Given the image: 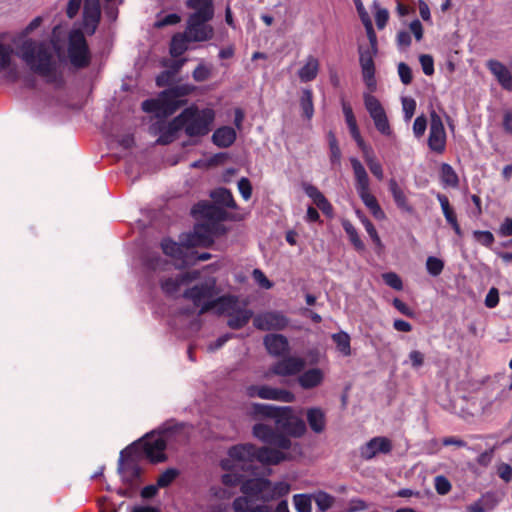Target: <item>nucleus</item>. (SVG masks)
<instances>
[{"label":"nucleus","instance_id":"obj_35","mask_svg":"<svg viewBox=\"0 0 512 512\" xmlns=\"http://www.w3.org/2000/svg\"><path fill=\"white\" fill-rule=\"evenodd\" d=\"M211 197L215 202V206L218 205L226 206L229 208H235L236 203L231 192L224 188H219L211 193Z\"/></svg>","mask_w":512,"mask_h":512},{"label":"nucleus","instance_id":"obj_20","mask_svg":"<svg viewBox=\"0 0 512 512\" xmlns=\"http://www.w3.org/2000/svg\"><path fill=\"white\" fill-rule=\"evenodd\" d=\"M392 450V443L386 437H374L366 444L360 447V456L365 460H370L378 454H388Z\"/></svg>","mask_w":512,"mask_h":512},{"label":"nucleus","instance_id":"obj_1","mask_svg":"<svg viewBox=\"0 0 512 512\" xmlns=\"http://www.w3.org/2000/svg\"><path fill=\"white\" fill-rule=\"evenodd\" d=\"M292 454H285L276 449L262 447L256 448L250 443L234 445L227 451L226 457L221 459L220 466L227 471L222 476V484L226 488H219L214 491L217 499H230L232 492L229 488L244 483V474L240 472H254L256 463L263 465H277L282 461L292 459Z\"/></svg>","mask_w":512,"mask_h":512},{"label":"nucleus","instance_id":"obj_31","mask_svg":"<svg viewBox=\"0 0 512 512\" xmlns=\"http://www.w3.org/2000/svg\"><path fill=\"white\" fill-rule=\"evenodd\" d=\"M319 60L314 56H309L305 64L298 71V76L302 82H309L317 77L319 71Z\"/></svg>","mask_w":512,"mask_h":512},{"label":"nucleus","instance_id":"obj_44","mask_svg":"<svg viewBox=\"0 0 512 512\" xmlns=\"http://www.w3.org/2000/svg\"><path fill=\"white\" fill-rule=\"evenodd\" d=\"M12 56L13 49L0 43V71H5L11 67Z\"/></svg>","mask_w":512,"mask_h":512},{"label":"nucleus","instance_id":"obj_18","mask_svg":"<svg viewBox=\"0 0 512 512\" xmlns=\"http://www.w3.org/2000/svg\"><path fill=\"white\" fill-rule=\"evenodd\" d=\"M254 326L260 330H282L287 324V318L280 312H265L258 314L253 320Z\"/></svg>","mask_w":512,"mask_h":512},{"label":"nucleus","instance_id":"obj_55","mask_svg":"<svg viewBox=\"0 0 512 512\" xmlns=\"http://www.w3.org/2000/svg\"><path fill=\"white\" fill-rule=\"evenodd\" d=\"M426 128H427L426 118L423 115L418 116L413 123V133H414L415 137L421 138L424 135Z\"/></svg>","mask_w":512,"mask_h":512},{"label":"nucleus","instance_id":"obj_22","mask_svg":"<svg viewBox=\"0 0 512 512\" xmlns=\"http://www.w3.org/2000/svg\"><path fill=\"white\" fill-rule=\"evenodd\" d=\"M83 25L89 34H93L100 20L99 0H85Z\"/></svg>","mask_w":512,"mask_h":512},{"label":"nucleus","instance_id":"obj_26","mask_svg":"<svg viewBox=\"0 0 512 512\" xmlns=\"http://www.w3.org/2000/svg\"><path fill=\"white\" fill-rule=\"evenodd\" d=\"M359 197L377 220H384L386 215L379 205L376 197L371 193L370 187L357 190Z\"/></svg>","mask_w":512,"mask_h":512},{"label":"nucleus","instance_id":"obj_40","mask_svg":"<svg viewBox=\"0 0 512 512\" xmlns=\"http://www.w3.org/2000/svg\"><path fill=\"white\" fill-rule=\"evenodd\" d=\"M313 495L296 494L293 496L294 507L297 512H312Z\"/></svg>","mask_w":512,"mask_h":512},{"label":"nucleus","instance_id":"obj_9","mask_svg":"<svg viewBox=\"0 0 512 512\" xmlns=\"http://www.w3.org/2000/svg\"><path fill=\"white\" fill-rule=\"evenodd\" d=\"M188 93L185 87H178L162 92L156 99H149L142 103V109L148 113H154L157 117L171 115L182 104L181 96Z\"/></svg>","mask_w":512,"mask_h":512},{"label":"nucleus","instance_id":"obj_47","mask_svg":"<svg viewBox=\"0 0 512 512\" xmlns=\"http://www.w3.org/2000/svg\"><path fill=\"white\" fill-rule=\"evenodd\" d=\"M434 486L437 493L440 495L448 494L452 487L450 481L445 476L442 475L435 477Z\"/></svg>","mask_w":512,"mask_h":512},{"label":"nucleus","instance_id":"obj_30","mask_svg":"<svg viewBox=\"0 0 512 512\" xmlns=\"http://www.w3.org/2000/svg\"><path fill=\"white\" fill-rule=\"evenodd\" d=\"M350 163L353 169L354 177H355V188L356 191L370 187L369 176L365 170V167L357 158H350Z\"/></svg>","mask_w":512,"mask_h":512},{"label":"nucleus","instance_id":"obj_19","mask_svg":"<svg viewBox=\"0 0 512 512\" xmlns=\"http://www.w3.org/2000/svg\"><path fill=\"white\" fill-rule=\"evenodd\" d=\"M191 246L186 244V239L182 240L181 244L173 242L171 240H164L162 242L163 252L173 258L175 262V266L180 268L190 263V258L188 256V251Z\"/></svg>","mask_w":512,"mask_h":512},{"label":"nucleus","instance_id":"obj_51","mask_svg":"<svg viewBox=\"0 0 512 512\" xmlns=\"http://www.w3.org/2000/svg\"><path fill=\"white\" fill-rule=\"evenodd\" d=\"M362 224L364 225L367 233L369 234V236L371 237L373 243L381 248L382 247V242H381V239L374 227V225L371 223V221L368 219V218H363L362 219Z\"/></svg>","mask_w":512,"mask_h":512},{"label":"nucleus","instance_id":"obj_7","mask_svg":"<svg viewBox=\"0 0 512 512\" xmlns=\"http://www.w3.org/2000/svg\"><path fill=\"white\" fill-rule=\"evenodd\" d=\"M215 119L212 108L199 109L196 106L186 108L171 123V129H183L188 136H203L209 133Z\"/></svg>","mask_w":512,"mask_h":512},{"label":"nucleus","instance_id":"obj_12","mask_svg":"<svg viewBox=\"0 0 512 512\" xmlns=\"http://www.w3.org/2000/svg\"><path fill=\"white\" fill-rule=\"evenodd\" d=\"M227 298L231 300L232 304L224 305L223 311H217V314H226L229 317L228 326L232 329L242 328L249 322L253 312L247 309L245 305H240L237 298L233 296H227Z\"/></svg>","mask_w":512,"mask_h":512},{"label":"nucleus","instance_id":"obj_63","mask_svg":"<svg viewBox=\"0 0 512 512\" xmlns=\"http://www.w3.org/2000/svg\"><path fill=\"white\" fill-rule=\"evenodd\" d=\"M409 28L417 41H420L423 38V26L419 20L412 21Z\"/></svg>","mask_w":512,"mask_h":512},{"label":"nucleus","instance_id":"obj_29","mask_svg":"<svg viewBox=\"0 0 512 512\" xmlns=\"http://www.w3.org/2000/svg\"><path fill=\"white\" fill-rule=\"evenodd\" d=\"M212 140L218 147H230L236 140V131L229 126L220 127L213 133Z\"/></svg>","mask_w":512,"mask_h":512},{"label":"nucleus","instance_id":"obj_3","mask_svg":"<svg viewBox=\"0 0 512 512\" xmlns=\"http://www.w3.org/2000/svg\"><path fill=\"white\" fill-rule=\"evenodd\" d=\"M290 491L287 482L272 484L264 478H253L244 481L241 485L243 496L233 501V512H271L266 505L255 504V501H271L280 498Z\"/></svg>","mask_w":512,"mask_h":512},{"label":"nucleus","instance_id":"obj_11","mask_svg":"<svg viewBox=\"0 0 512 512\" xmlns=\"http://www.w3.org/2000/svg\"><path fill=\"white\" fill-rule=\"evenodd\" d=\"M67 57L70 63L77 68L87 67L90 63V51L80 30H73L69 34Z\"/></svg>","mask_w":512,"mask_h":512},{"label":"nucleus","instance_id":"obj_2","mask_svg":"<svg viewBox=\"0 0 512 512\" xmlns=\"http://www.w3.org/2000/svg\"><path fill=\"white\" fill-rule=\"evenodd\" d=\"M60 28L53 30L51 45L42 42L25 41L20 48V56L32 71L48 82H57L60 79V66L63 49L59 44Z\"/></svg>","mask_w":512,"mask_h":512},{"label":"nucleus","instance_id":"obj_23","mask_svg":"<svg viewBox=\"0 0 512 512\" xmlns=\"http://www.w3.org/2000/svg\"><path fill=\"white\" fill-rule=\"evenodd\" d=\"M118 470L124 483L130 486L139 483L141 470L133 459H121Z\"/></svg>","mask_w":512,"mask_h":512},{"label":"nucleus","instance_id":"obj_56","mask_svg":"<svg viewBox=\"0 0 512 512\" xmlns=\"http://www.w3.org/2000/svg\"><path fill=\"white\" fill-rule=\"evenodd\" d=\"M398 74L403 84L408 85L412 82V70L407 64L399 63Z\"/></svg>","mask_w":512,"mask_h":512},{"label":"nucleus","instance_id":"obj_21","mask_svg":"<svg viewBox=\"0 0 512 512\" xmlns=\"http://www.w3.org/2000/svg\"><path fill=\"white\" fill-rule=\"evenodd\" d=\"M197 278H199L198 271L180 273L174 277L163 279L161 281V288L166 294L172 295L178 292L182 285H186Z\"/></svg>","mask_w":512,"mask_h":512},{"label":"nucleus","instance_id":"obj_49","mask_svg":"<svg viewBox=\"0 0 512 512\" xmlns=\"http://www.w3.org/2000/svg\"><path fill=\"white\" fill-rule=\"evenodd\" d=\"M181 21V17L178 14H169L166 16H158L157 21L154 23V27L162 28L168 25H175Z\"/></svg>","mask_w":512,"mask_h":512},{"label":"nucleus","instance_id":"obj_37","mask_svg":"<svg viewBox=\"0 0 512 512\" xmlns=\"http://www.w3.org/2000/svg\"><path fill=\"white\" fill-rule=\"evenodd\" d=\"M332 339L336 344L337 350L343 356L351 355L350 336L345 332H339L332 335Z\"/></svg>","mask_w":512,"mask_h":512},{"label":"nucleus","instance_id":"obj_36","mask_svg":"<svg viewBox=\"0 0 512 512\" xmlns=\"http://www.w3.org/2000/svg\"><path fill=\"white\" fill-rule=\"evenodd\" d=\"M190 41L187 38L186 33H178L173 36L170 44V53L174 57L182 55L187 50V42Z\"/></svg>","mask_w":512,"mask_h":512},{"label":"nucleus","instance_id":"obj_62","mask_svg":"<svg viewBox=\"0 0 512 512\" xmlns=\"http://www.w3.org/2000/svg\"><path fill=\"white\" fill-rule=\"evenodd\" d=\"M409 360L412 367L419 368L424 363V354L418 350H413L409 353Z\"/></svg>","mask_w":512,"mask_h":512},{"label":"nucleus","instance_id":"obj_61","mask_svg":"<svg viewBox=\"0 0 512 512\" xmlns=\"http://www.w3.org/2000/svg\"><path fill=\"white\" fill-rule=\"evenodd\" d=\"M498 303H499V292H498V289L493 287L489 290L488 294L486 295L485 305L488 308H494L498 305Z\"/></svg>","mask_w":512,"mask_h":512},{"label":"nucleus","instance_id":"obj_42","mask_svg":"<svg viewBox=\"0 0 512 512\" xmlns=\"http://www.w3.org/2000/svg\"><path fill=\"white\" fill-rule=\"evenodd\" d=\"M300 104L304 116L310 120L314 114L313 95L310 90L303 91Z\"/></svg>","mask_w":512,"mask_h":512},{"label":"nucleus","instance_id":"obj_28","mask_svg":"<svg viewBox=\"0 0 512 512\" xmlns=\"http://www.w3.org/2000/svg\"><path fill=\"white\" fill-rule=\"evenodd\" d=\"M264 344L268 352L274 356H280L288 352L289 349L287 338L279 334L266 335Z\"/></svg>","mask_w":512,"mask_h":512},{"label":"nucleus","instance_id":"obj_34","mask_svg":"<svg viewBox=\"0 0 512 512\" xmlns=\"http://www.w3.org/2000/svg\"><path fill=\"white\" fill-rule=\"evenodd\" d=\"M440 179L445 187L456 188L459 185L458 175L453 167L446 163H443L440 167Z\"/></svg>","mask_w":512,"mask_h":512},{"label":"nucleus","instance_id":"obj_54","mask_svg":"<svg viewBox=\"0 0 512 512\" xmlns=\"http://www.w3.org/2000/svg\"><path fill=\"white\" fill-rule=\"evenodd\" d=\"M313 202L325 215L332 216V205L330 204V202L327 200L323 193L320 196H318V198L315 199Z\"/></svg>","mask_w":512,"mask_h":512},{"label":"nucleus","instance_id":"obj_45","mask_svg":"<svg viewBox=\"0 0 512 512\" xmlns=\"http://www.w3.org/2000/svg\"><path fill=\"white\" fill-rule=\"evenodd\" d=\"M426 268L430 275L438 276L443 271L444 262L437 257L430 256L427 258Z\"/></svg>","mask_w":512,"mask_h":512},{"label":"nucleus","instance_id":"obj_38","mask_svg":"<svg viewBox=\"0 0 512 512\" xmlns=\"http://www.w3.org/2000/svg\"><path fill=\"white\" fill-rule=\"evenodd\" d=\"M343 229L345 230L346 234L349 237V240L353 244L356 250L363 251L365 246L362 240L360 239L356 228L352 225V223L348 220L342 221Z\"/></svg>","mask_w":512,"mask_h":512},{"label":"nucleus","instance_id":"obj_59","mask_svg":"<svg viewBox=\"0 0 512 512\" xmlns=\"http://www.w3.org/2000/svg\"><path fill=\"white\" fill-rule=\"evenodd\" d=\"M389 19V13L386 9L377 8L375 13V22L379 29H383Z\"/></svg>","mask_w":512,"mask_h":512},{"label":"nucleus","instance_id":"obj_24","mask_svg":"<svg viewBox=\"0 0 512 512\" xmlns=\"http://www.w3.org/2000/svg\"><path fill=\"white\" fill-rule=\"evenodd\" d=\"M487 67L503 88L512 90V75L504 64L497 60H489Z\"/></svg>","mask_w":512,"mask_h":512},{"label":"nucleus","instance_id":"obj_4","mask_svg":"<svg viewBox=\"0 0 512 512\" xmlns=\"http://www.w3.org/2000/svg\"><path fill=\"white\" fill-rule=\"evenodd\" d=\"M186 6L194 12L189 16L186 35L190 41L204 42L214 35V29L207 22L214 16L213 0H187Z\"/></svg>","mask_w":512,"mask_h":512},{"label":"nucleus","instance_id":"obj_5","mask_svg":"<svg viewBox=\"0 0 512 512\" xmlns=\"http://www.w3.org/2000/svg\"><path fill=\"white\" fill-rule=\"evenodd\" d=\"M220 289L216 285L214 277H208L203 282L194 285L184 292V297L199 308V314L209 311H223L224 305L232 304L227 296L218 297Z\"/></svg>","mask_w":512,"mask_h":512},{"label":"nucleus","instance_id":"obj_58","mask_svg":"<svg viewBox=\"0 0 512 512\" xmlns=\"http://www.w3.org/2000/svg\"><path fill=\"white\" fill-rule=\"evenodd\" d=\"M238 189H239L241 196L245 200L250 199L251 194H252V186H251L250 181L247 178L243 177L238 181Z\"/></svg>","mask_w":512,"mask_h":512},{"label":"nucleus","instance_id":"obj_53","mask_svg":"<svg viewBox=\"0 0 512 512\" xmlns=\"http://www.w3.org/2000/svg\"><path fill=\"white\" fill-rule=\"evenodd\" d=\"M474 238L481 245L490 247L494 242V236L490 231H474Z\"/></svg>","mask_w":512,"mask_h":512},{"label":"nucleus","instance_id":"obj_50","mask_svg":"<svg viewBox=\"0 0 512 512\" xmlns=\"http://www.w3.org/2000/svg\"><path fill=\"white\" fill-rule=\"evenodd\" d=\"M421 68L425 75L431 76L434 73V60L431 55L422 54L419 57Z\"/></svg>","mask_w":512,"mask_h":512},{"label":"nucleus","instance_id":"obj_46","mask_svg":"<svg viewBox=\"0 0 512 512\" xmlns=\"http://www.w3.org/2000/svg\"><path fill=\"white\" fill-rule=\"evenodd\" d=\"M212 67L204 63H200L193 71V78L197 82H203L210 78Z\"/></svg>","mask_w":512,"mask_h":512},{"label":"nucleus","instance_id":"obj_14","mask_svg":"<svg viewBox=\"0 0 512 512\" xmlns=\"http://www.w3.org/2000/svg\"><path fill=\"white\" fill-rule=\"evenodd\" d=\"M145 456L152 462H161L164 460V451L166 448V441L162 434L151 433L147 434L139 444Z\"/></svg>","mask_w":512,"mask_h":512},{"label":"nucleus","instance_id":"obj_13","mask_svg":"<svg viewBox=\"0 0 512 512\" xmlns=\"http://www.w3.org/2000/svg\"><path fill=\"white\" fill-rule=\"evenodd\" d=\"M430 118L428 146L431 151L442 154L446 149V131L438 114L432 112Z\"/></svg>","mask_w":512,"mask_h":512},{"label":"nucleus","instance_id":"obj_15","mask_svg":"<svg viewBox=\"0 0 512 512\" xmlns=\"http://www.w3.org/2000/svg\"><path fill=\"white\" fill-rule=\"evenodd\" d=\"M377 51L374 48L359 46V62L362 70L363 80L369 90L376 88L374 57Z\"/></svg>","mask_w":512,"mask_h":512},{"label":"nucleus","instance_id":"obj_43","mask_svg":"<svg viewBox=\"0 0 512 512\" xmlns=\"http://www.w3.org/2000/svg\"><path fill=\"white\" fill-rule=\"evenodd\" d=\"M365 163L367 164L371 173L378 179L383 180L384 171L381 163L377 160L375 154H371L368 157L364 158Z\"/></svg>","mask_w":512,"mask_h":512},{"label":"nucleus","instance_id":"obj_32","mask_svg":"<svg viewBox=\"0 0 512 512\" xmlns=\"http://www.w3.org/2000/svg\"><path fill=\"white\" fill-rule=\"evenodd\" d=\"M307 421L310 428L315 433H321L326 426V418L324 412L320 408H310L306 413Z\"/></svg>","mask_w":512,"mask_h":512},{"label":"nucleus","instance_id":"obj_25","mask_svg":"<svg viewBox=\"0 0 512 512\" xmlns=\"http://www.w3.org/2000/svg\"><path fill=\"white\" fill-rule=\"evenodd\" d=\"M325 379V373L320 368H311L298 377V383L303 389H312L320 386Z\"/></svg>","mask_w":512,"mask_h":512},{"label":"nucleus","instance_id":"obj_48","mask_svg":"<svg viewBox=\"0 0 512 512\" xmlns=\"http://www.w3.org/2000/svg\"><path fill=\"white\" fill-rule=\"evenodd\" d=\"M384 282L395 290H402L403 283L401 278L394 272L384 273L382 275Z\"/></svg>","mask_w":512,"mask_h":512},{"label":"nucleus","instance_id":"obj_52","mask_svg":"<svg viewBox=\"0 0 512 512\" xmlns=\"http://www.w3.org/2000/svg\"><path fill=\"white\" fill-rule=\"evenodd\" d=\"M177 471L173 469L166 470L157 479V486L159 488L167 487L176 478Z\"/></svg>","mask_w":512,"mask_h":512},{"label":"nucleus","instance_id":"obj_41","mask_svg":"<svg viewBox=\"0 0 512 512\" xmlns=\"http://www.w3.org/2000/svg\"><path fill=\"white\" fill-rule=\"evenodd\" d=\"M313 499L319 510L322 512L330 509L335 502V498L324 491H318L313 494Z\"/></svg>","mask_w":512,"mask_h":512},{"label":"nucleus","instance_id":"obj_64","mask_svg":"<svg viewBox=\"0 0 512 512\" xmlns=\"http://www.w3.org/2000/svg\"><path fill=\"white\" fill-rule=\"evenodd\" d=\"M498 475L504 481L509 482L512 479V467L505 463L501 464L498 467Z\"/></svg>","mask_w":512,"mask_h":512},{"label":"nucleus","instance_id":"obj_33","mask_svg":"<svg viewBox=\"0 0 512 512\" xmlns=\"http://www.w3.org/2000/svg\"><path fill=\"white\" fill-rule=\"evenodd\" d=\"M364 103L374 123L386 116L385 110L381 103L374 96L367 94L364 96Z\"/></svg>","mask_w":512,"mask_h":512},{"label":"nucleus","instance_id":"obj_17","mask_svg":"<svg viewBox=\"0 0 512 512\" xmlns=\"http://www.w3.org/2000/svg\"><path fill=\"white\" fill-rule=\"evenodd\" d=\"M305 367V360L301 357L290 356L275 363L269 371L264 374L268 379L271 375L292 376L300 373Z\"/></svg>","mask_w":512,"mask_h":512},{"label":"nucleus","instance_id":"obj_6","mask_svg":"<svg viewBox=\"0 0 512 512\" xmlns=\"http://www.w3.org/2000/svg\"><path fill=\"white\" fill-rule=\"evenodd\" d=\"M192 213L197 218L205 219L206 223L195 225L193 233L186 238V244L191 247L210 245L214 237L213 226L215 222L225 218V212L220 207L200 202L193 208Z\"/></svg>","mask_w":512,"mask_h":512},{"label":"nucleus","instance_id":"obj_57","mask_svg":"<svg viewBox=\"0 0 512 512\" xmlns=\"http://www.w3.org/2000/svg\"><path fill=\"white\" fill-rule=\"evenodd\" d=\"M402 107H403L405 119L410 120L415 113V109H416L415 100L412 98H407V97L403 98L402 99Z\"/></svg>","mask_w":512,"mask_h":512},{"label":"nucleus","instance_id":"obj_27","mask_svg":"<svg viewBox=\"0 0 512 512\" xmlns=\"http://www.w3.org/2000/svg\"><path fill=\"white\" fill-rule=\"evenodd\" d=\"M388 186L397 207L406 213H413V206L410 204L405 191L398 185L397 181L390 179Z\"/></svg>","mask_w":512,"mask_h":512},{"label":"nucleus","instance_id":"obj_60","mask_svg":"<svg viewBox=\"0 0 512 512\" xmlns=\"http://www.w3.org/2000/svg\"><path fill=\"white\" fill-rule=\"evenodd\" d=\"M253 278L257 282L259 286L265 289H270L272 287V283L268 280V278L265 276V274L259 270L255 269L253 271Z\"/></svg>","mask_w":512,"mask_h":512},{"label":"nucleus","instance_id":"obj_16","mask_svg":"<svg viewBox=\"0 0 512 512\" xmlns=\"http://www.w3.org/2000/svg\"><path fill=\"white\" fill-rule=\"evenodd\" d=\"M246 393L249 397H259L261 399H268V400H276L281 402H293L295 400V395L288 391L283 389H276L272 388L266 385H251L247 387Z\"/></svg>","mask_w":512,"mask_h":512},{"label":"nucleus","instance_id":"obj_39","mask_svg":"<svg viewBox=\"0 0 512 512\" xmlns=\"http://www.w3.org/2000/svg\"><path fill=\"white\" fill-rule=\"evenodd\" d=\"M328 143L330 150V162L333 166H339L341 164V150L333 132L328 133Z\"/></svg>","mask_w":512,"mask_h":512},{"label":"nucleus","instance_id":"obj_8","mask_svg":"<svg viewBox=\"0 0 512 512\" xmlns=\"http://www.w3.org/2000/svg\"><path fill=\"white\" fill-rule=\"evenodd\" d=\"M252 409L255 416L275 419L277 426L290 436L301 437L306 432L304 421L294 415L293 409L290 407L278 408L265 404H254Z\"/></svg>","mask_w":512,"mask_h":512},{"label":"nucleus","instance_id":"obj_10","mask_svg":"<svg viewBox=\"0 0 512 512\" xmlns=\"http://www.w3.org/2000/svg\"><path fill=\"white\" fill-rule=\"evenodd\" d=\"M253 435L260 441L274 445L276 450L285 454H292V458L300 455V447L298 444H292L290 439L285 435L278 433L271 426L263 423L255 424L253 427Z\"/></svg>","mask_w":512,"mask_h":512}]
</instances>
